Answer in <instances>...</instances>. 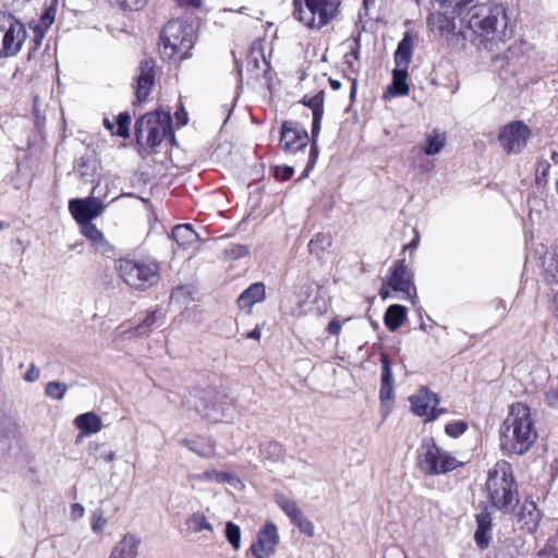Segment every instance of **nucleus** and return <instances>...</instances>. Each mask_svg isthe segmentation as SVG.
I'll return each instance as SVG.
<instances>
[{
	"mask_svg": "<svg viewBox=\"0 0 558 558\" xmlns=\"http://www.w3.org/2000/svg\"><path fill=\"white\" fill-rule=\"evenodd\" d=\"M468 26L482 37L485 49L496 51L499 44H505L512 36L509 28L507 10L502 4L482 3L469 12Z\"/></svg>",
	"mask_w": 558,
	"mask_h": 558,
	"instance_id": "f257e3e1",
	"label": "nucleus"
},
{
	"mask_svg": "<svg viewBox=\"0 0 558 558\" xmlns=\"http://www.w3.org/2000/svg\"><path fill=\"white\" fill-rule=\"evenodd\" d=\"M531 409L523 402L509 407L500 428V447L505 452L523 454L536 440Z\"/></svg>",
	"mask_w": 558,
	"mask_h": 558,
	"instance_id": "f03ea898",
	"label": "nucleus"
},
{
	"mask_svg": "<svg viewBox=\"0 0 558 558\" xmlns=\"http://www.w3.org/2000/svg\"><path fill=\"white\" fill-rule=\"evenodd\" d=\"M486 497L492 508L504 513L512 512L519 504L518 485L511 465L500 460L488 471Z\"/></svg>",
	"mask_w": 558,
	"mask_h": 558,
	"instance_id": "7ed1b4c3",
	"label": "nucleus"
},
{
	"mask_svg": "<svg viewBox=\"0 0 558 558\" xmlns=\"http://www.w3.org/2000/svg\"><path fill=\"white\" fill-rule=\"evenodd\" d=\"M193 47V36L190 27L182 21H169L160 34L159 51L163 60H182L187 58Z\"/></svg>",
	"mask_w": 558,
	"mask_h": 558,
	"instance_id": "20e7f679",
	"label": "nucleus"
},
{
	"mask_svg": "<svg viewBox=\"0 0 558 558\" xmlns=\"http://www.w3.org/2000/svg\"><path fill=\"white\" fill-rule=\"evenodd\" d=\"M294 17L311 29H320L337 15L340 0H293Z\"/></svg>",
	"mask_w": 558,
	"mask_h": 558,
	"instance_id": "39448f33",
	"label": "nucleus"
},
{
	"mask_svg": "<svg viewBox=\"0 0 558 558\" xmlns=\"http://www.w3.org/2000/svg\"><path fill=\"white\" fill-rule=\"evenodd\" d=\"M135 135L141 146H159L167 135H172L170 113L157 110L142 116L135 123Z\"/></svg>",
	"mask_w": 558,
	"mask_h": 558,
	"instance_id": "423d86ee",
	"label": "nucleus"
},
{
	"mask_svg": "<svg viewBox=\"0 0 558 558\" xmlns=\"http://www.w3.org/2000/svg\"><path fill=\"white\" fill-rule=\"evenodd\" d=\"M400 292L403 299L414 304L416 299V287L413 281V274L407 266L405 259H398L393 263L388 275L383 280L379 295L383 300L391 296L390 291Z\"/></svg>",
	"mask_w": 558,
	"mask_h": 558,
	"instance_id": "0eeeda50",
	"label": "nucleus"
},
{
	"mask_svg": "<svg viewBox=\"0 0 558 558\" xmlns=\"http://www.w3.org/2000/svg\"><path fill=\"white\" fill-rule=\"evenodd\" d=\"M417 462L426 474H440L454 470L460 463L439 448L434 438H425L417 450Z\"/></svg>",
	"mask_w": 558,
	"mask_h": 558,
	"instance_id": "6e6552de",
	"label": "nucleus"
},
{
	"mask_svg": "<svg viewBox=\"0 0 558 558\" xmlns=\"http://www.w3.org/2000/svg\"><path fill=\"white\" fill-rule=\"evenodd\" d=\"M26 37L25 25L11 13L0 11V59L16 56Z\"/></svg>",
	"mask_w": 558,
	"mask_h": 558,
	"instance_id": "1a4fd4ad",
	"label": "nucleus"
},
{
	"mask_svg": "<svg viewBox=\"0 0 558 558\" xmlns=\"http://www.w3.org/2000/svg\"><path fill=\"white\" fill-rule=\"evenodd\" d=\"M123 280L131 287L145 290L157 282L159 272L155 262L125 259L120 263Z\"/></svg>",
	"mask_w": 558,
	"mask_h": 558,
	"instance_id": "9d476101",
	"label": "nucleus"
},
{
	"mask_svg": "<svg viewBox=\"0 0 558 558\" xmlns=\"http://www.w3.org/2000/svg\"><path fill=\"white\" fill-rule=\"evenodd\" d=\"M440 399L426 387L410 397L411 410L414 414L425 417V422H433L446 413L445 408H438Z\"/></svg>",
	"mask_w": 558,
	"mask_h": 558,
	"instance_id": "9b49d317",
	"label": "nucleus"
},
{
	"mask_svg": "<svg viewBox=\"0 0 558 558\" xmlns=\"http://www.w3.org/2000/svg\"><path fill=\"white\" fill-rule=\"evenodd\" d=\"M531 136L530 128L522 121H512L499 132L498 140L508 154H518L526 145Z\"/></svg>",
	"mask_w": 558,
	"mask_h": 558,
	"instance_id": "f8f14e48",
	"label": "nucleus"
},
{
	"mask_svg": "<svg viewBox=\"0 0 558 558\" xmlns=\"http://www.w3.org/2000/svg\"><path fill=\"white\" fill-rule=\"evenodd\" d=\"M279 541L278 527L274 522L267 521L257 532L256 539L250 547V553L254 558H269L275 554Z\"/></svg>",
	"mask_w": 558,
	"mask_h": 558,
	"instance_id": "ddd939ff",
	"label": "nucleus"
},
{
	"mask_svg": "<svg viewBox=\"0 0 558 558\" xmlns=\"http://www.w3.org/2000/svg\"><path fill=\"white\" fill-rule=\"evenodd\" d=\"M295 315L313 314L322 316L327 312V301L320 295V288L313 284H304L300 288L296 301Z\"/></svg>",
	"mask_w": 558,
	"mask_h": 558,
	"instance_id": "4468645a",
	"label": "nucleus"
},
{
	"mask_svg": "<svg viewBox=\"0 0 558 558\" xmlns=\"http://www.w3.org/2000/svg\"><path fill=\"white\" fill-rule=\"evenodd\" d=\"M308 143L306 130L293 122H284L281 128L280 146L284 151L294 154L303 150Z\"/></svg>",
	"mask_w": 558,
	"mask_h": 558,
	"instance_id": "2eb2a0df",
	"label": "nucleus"
},
{
	"mask_svg": "<svg viewBox=\"0 0 558 558\" xmlns=\"http://www.w3.org/2000/svg\"><path fill=\"white\" fill-rule=\"evenodd\" d=\"M102 208L101 202L95 197L74 198L69 203V210L80 225L92 222L101 214Z\"/></svg>",
	"mask_w": 558,
	"mask_h": 558,
	"instance_id": "dca6fc26",
	"label": "nucleus"
},
{
	"mask_svg": "<svg viewBox=\"0 0 558 558\" xmlns=\"http://www.w3.org/2000/svg\"><path fill=\"white\" fill-rule=\"evenodd\" d=\"M154 61L153 60H144L141 62L138 66V74L136 77V100L142 102L147 99L150 89L155 82V73H154Z\"/></svg>",
	"mask_w": 558,
	"mask_h": 558,
	"instance_id": "f3484780",
	"label": "nucleus"
},
{
	"mask_svg": "<svg viewBox=\"0 0 558 558\" xmlns=\"http://www.w3.org/2000/svg\"><path fill=\"white\" fill-rule=\"evenodd\" d=\"M142 539L137 534L126 533L112 547L109 558H137Z\"/></svg>",
	"mask_w": 558,
	"mask_h": 558,
	"instance_id": "a211bd4d",
	"label": "nucleus"
},
{
	"mask_svg": "<svg viewBox=\"0 0 558 558\" xmlns=\"http://www.w3.org/2000/svg\"><path fill=\"white\" fill-rule=\"evenodd\" d=\"M426 24L428 29L438 37H445L454 34V19L448 17L445 13L434 12L427 16Z\"/></svg>",
	"mask_w": 558,
	"mask_h": 558,
	"instance_id": "6ab92c4d",
	"label": "nucleus"
},
{
	"mask_svg": "<svg viewBox=\"0 0 558 558\" xmlns=\"http://www.w3.org/2000/svg\"><path fill=\"white\" fill-rule=\"evenodd\" d=\"M477 527L474 534L476 545L482 549H487L492 541V517L487 510H483L476 515Z\"/></svg>",
	"mask_w": 558,
	"mask_h": 558,
	"instance_id": "aec40b11",
	"label": "nucleus"
},
{
	"mask_svg": "<svg viewBox=\"0 0 558 558\" xmlns=\"http://www.w3.org/2000/svg\"><path fill=\"white\" fill-rule=\"evenodd\" d=\"M304 106H307L313 111V125L312 136L318 137L320 132L322 119L324 114V92L320 90L314 96H304L301 100Z\"/></svg>",
	"mask_w": 558,
	"mask_h": 558,
	"instance_id": "412c9836",
	"label": "nucleus"
},
{
	"mask_svg": "<svg viewBox=\"0 0 558 558\" xmlns=\"http://www.w3.org/2000/svg\"><path fill=\"white\" fill-rule=\"evenodd\" d=\"M539 520L541 514L534 502L523 505L517 515V524L519 529L529 533H533L537 530Z\"/></svg>",
	"mask_w": 558,
	"mask_h": 558,
	"instance_id": "4be33fe9",
	"label": "nucleus"
},
{
	"mask_svg": "<svg viewBox=\"0 0 558 558\" xmlns=\"http://www.w3.org/2000/svg\"><path fill=\"white\" fill-rule=\"evenodd\" d=\"M413 56V37L407 32L402 40L398 44L395 52V63L397 69L408 70Z\"/></svg>",
	"mask_w": 558,
	"mask_h": 558,
	"instance_id": "5701e85b",
	"label": "nucleus"
},
{
	"mask_svg": "<svg viewBox=\"0 0 558 558\" xmlns=\"http://www.w3.org/2000/svg\"><path fill=\"white\" fill-rule=\"evenodd\" d=\"M265 299V286L260 282L251 284L244 290L239 299L238 305L241 310L251 311L252 306Z\"/></svg>",
	"mask_w": 558,
	"mask_h": 558,
	"instance_id": "b1692460",
	"label": "nucleus"
},
{
	"mask_svg": "<svg viewBox=\"0 0 558 558\" xmlns=\"http://www.w3.org/2000/svg\"><path fill=\"white\" fill-rule=\"evenodd\" d=\"M75 426L80 429L82 436H88L101 430V418L94 412H86L75 417Z\"/></svg>",
	"mask_w": 558,
	"mask_h": 558,
	"instance_id": "393cba45",
	"label": "nucleus"
},
{
	"mask_svg": "<svg viewBox=\"0 0 558 558\" xmlns=\"http://www.w3.org/2000/svg\"><path fill=\"white\" fill-rule=\"evenodd\" d=\"M234 480L235 477L231 473L217 470H207L187 477L192 486L196 483H232Z\"/></svg>",
	"mask_w": 558,
	"mask_h": 558,
	"instance_id": "a878e982",
	"label": "nucleus"
},
{
	"mask_svg": "<svg viewBox=\"0 0 558 558\" xmlns=\"http://www.w3.org/2000/svg\"><path fill=\"white\" fill-rule=\"evenodd\" d=\"M331 246V236L328 234H316L308 243L310 253L317 259L324 260Z\"/></svg>",
	"mask_w": 558,
	"mask_h": 558,
	"instance_id": "bb28decb",
	"label": "nucleus"
},
{
	"mask_svg": "<svg viewBox=\"0 0 558 558\" xmlns=\"http://www.w3.org/2000/svg\"><path fill=\"white\" fill-rule=\"evenodd\" d=\"M408 70L395 68L392 71V83L388 86V92L392 96H405L409 94L407 84Z\"/></svg>",
	"mask_w": 558,
	"mask_h": 558,
	"instance_id": "cd10ccee",
	"label": "nucleus"
},
{
	"mask_svg": "<svg viewBox=\"0 0 558 558\" xmlns=\"http://www.w3.org/2000/svg\"><path fill=\"white\" fill-rule=\"evenodd\" d=\"M172 239L182 247H187L198 239L191 225H178L172 229Z\"/></svg>",
	"mask_w": 558,
	"mask_h": 558,
	"instance_id": "c85d7f7f",
	"label": "nucleus"
},
{
	"mask_svg": "<svg viewBox=\"0 0 558 558\" xmlns=\"http://www.w3.org/2000/svg\"><path fill=\"white\" fill-rule=\"evenodd\" d=\"M407 308L399 304H393L388 307L385 314V324L389 330H397L405 320Z\"/></svg>",
	"mask_w": 558,
	"mask_h": 558,
	"instance_id": "c756f323",
	"label": "nucleus"
},
{
	"mask_svg": "<svg viewBox=\"0 0 558 558\" xmlns=\"http://www.w3.org/2000/svg\"><path fill=\"white\" fill-rule=\"evenodd\" d=\"M180 444L186 446L189 450L202 458H210L216 456L215 445L210 440L207 442H202L199 440H189L184 438L180 440Z\"/></svg>",
	"mask_w": 558,
	"mask_h": 558,
	"instance_id": "7c9ffc66",
	"label": "nucleus"
},
{
	"mask_svg": "<svg viewBox=\"0 0 558 558\" xmlns=\"http://www.w3.org/2000/svg\"><path fill=\"white\" fill-rule=\"evenodd\" d=\"M195 400L193 403L194 409L204 417L217 420L214 412L216 411V404L211 400L204 396L203 392H196L194 396Z\"/></svg>",
	"mask_w": 558,
	"mask_h": 558,
	"instance_id": "2f4dec72",
	"label": "nucleus"
},
{
	"mask_svg": "<svg viewBox=\"0 0 558 558\" xmlns=\"http://www.w3.org/2000/svg\"><path fill=\"white\" fill-rule=\"evenodd\" d=\"M438 2L444 8L451 9L452 13L460 15L465 10H473L477 5L478 0H438Z\"/></svg>",
	"mask_w": 558,
	"mask_h": 558,
	"instance_id": "473e14b6",
	"label": "nucleus"
},
{
	"mask_svg": "<svg viewBox=\"0 0 558 558\" xmlns=\"http://www.w3.org/2000/svg\"><path fill=\"white\" fill-rule=\"evenodd\" d=\"M186 523L190 526V529L195 533H199L202 531H208L210 533L214 532L211 523L202 512H194L193 514H191Z\"/></svg>",
	"mask_w": 558,
	"mask_h": 558,
	"instance_id": "72a5a7b5",
	"label": "nucleus"
},
{
	"mask_svg": "<svg viewBox=\"0 0 558 558\" xmlns=\"http://www.w3.org/2000/svg\"><path fill=\"white\" fill-rule=\"evenodd\" d=\"M277 504L280 507V509L290 518V520L292 522L298 520L303 514V511L298 506L296 501L289 499L284 496L278 497Z\"/></svg>",
	"mask_w": 558,
	"mask_h": 558,
	"instance_id": "f704fd0d",
	"label": "nucleus"
},
{
	"mask_svg": "<svg viewBox=\"0 0 558 558\" xmlns=\"http://www.w3.org/2000/svg\"><path fill=\"white\" fill-rule=\"evenodd\" d=\"M259 451L264 459L276 462L282 458L284 450L281 444L270 441L263 444Z\"/></svg>",
	"mask_w": 558,
	"mask_h": 558,
	"instance_id": "c9c22d12",
	"label": "nucleus"
},
{
	"mask_svg": "<svg viewBox=\"0 0 558 558\" xmlns=\"http://www.w3.org/2000/svg\"><path fill=\"white\" fill-rule=\"evenodd\" d=\"M445 146V138L436 131L426 138L424 153L428 156L438 154Z\"/></svg>",
	"mask_w": 558,
	"mask_h": 558,
	"instance_id": "e433bc0d",
	"label": "nucleus"
},
{
	"mask_svg": "<svg viewBox=\"0 0 558 558\" xmlns=\"http://www.w3.org/2000/svg\"><path fill=\"white\" fill-rule=\"evenodd\" d=\"M80 226H81L82 233L93 244H95L97 246L105 244V238H104L102 232L100 230H98V228L94 223L87 221L86 223H82Z\"/></svg>",
	"mask_w": 558,
	"mask_h": 558,
	"instance_id": "4c0bfd02",
	"label": "nucleus"
},
{
	"mask_svg": "<svg viewBox=\"0 0 558 558\" xmlns=\"http://www.w3.org/2000/svg\"><path fill=\"white\" fill-rule=\"evenodd\" d=\"M160 314L158 312L149 313L145 319L138 324L135 328V332L138 336L148 335L157 326Z\"/></svg>",
	"mask_w": 558,
	"mask_h": 558,
	"instance_id": "58836bf2",
	"label": "nucleus"
},
{
	"mask_svg": "<svg viewBox=\"0 0 558 558\" xmlns=\"http://www.w3.org/2000/svg\"><path fill=\"white\" fill-rule=\"evenodd\" d=\"M226 537L234 550H239L241 548V529L238 524L227 522Z\"/></svg>",
	"mask_w": 558,
	"mask_h": 558,
	"instance_id": "ea45409f",
	"label": "nucleus"
},
{
	"mask_svg": "<svg viewBox=\"0 0 558 558\" xmlns=\"http://www.w3.org/2000/svg\"><path fill=\"white\" fill-rule=\"evenodd\" d=\"M68 386L61 381H49L46 385L45 393L54 400H62L66 393Z\"/></svg>",
	"mask_w": 558,
	"mask_h": 558,
	"instance_id": "a19ab883",
	"label": "nucleus"
},
{
	"mask_svg": "<svg viewBox=\"0 0 558 558\" xmlns=\"http://www.w3.org/2000/svg\"><path fill=\"white\" fill-rule=\"evenodd\" d=\"M131 116L128 111L121 112L117 119V130L114 135H118L123 138H128L130 136V125Z\"/></svg>",
	"mask_w": 558,
	"mask_h": 558,
	"instance_id": "79ce46f5",
	"label": "nucleus"
},
{
	"mask_svg": "<svg viewBox=\"0 0 558 558\" xmlns=\"http://www.w3.org/2000/svg\"><path fill=\"white\" fill-rule=\"evenodd\" d=\"M94 170L95 167L89 166L85 158L82 157L76 161L75 171L84 181H88L93 177Z\"/></svg>",
	"mask_w": 558,
	"mask_h": 558,
	"instance_id": "37998d69",
	"label": "nucleus"
},
{
	"mask_svg": "<svg viewBox=\"0 0 558 558\" xmlns=\"http://www.w3.org/2000/svg\"><path fill=\"white\" fill-rule=\"evenodd\" d=\"M381 377L380 384L393 385V375L391 369V364L388 357L385 354H381Z\"/></svg>",
	"mask_w": 558,
	"mask_h": 558,
	"instance_id": "c03bdc74",
	"label": "nucleus"
},
{
	"mask_svg": "<svg viewBox=\"0 0 558 558\" xmlns=\"http://www.w3.org/2000/svg\"><path fill=\"white\" fill-rule=\"evenodd\" d=\"M112 5L123 10H138L142 9L147 0H108Z\"/></svg>",
	"mask_w": 558,
	"mask_h": 558,
	"instance_id": "a18cd8bd",
	"label": "nucleus"
},
{
	"mask_svg": "<svg viewBox=\"0 0 558 558\" xmlns=\"http://www.w3.org/2000/svg\"><path fill=\"white\" fill-rule=\"evenodd\" d=\"M301 533L307 535L308 537H313L315 534V527L312 521L302 514L298 520L293 522Z\"/></svg>",
	"mask_w": 558,
	"mask_h": 558,
	"instance_id": "49530a36",
	"label": "nucleus"
},
{
	"mask_svg": "<svg viewBox=\"0 0 558 558\" xmlns=\"http://www.w3.org/2000/svg\"><path fill=\"white\" fill-rule=\"evenodd\" d=\"M226 255L230 258L238 259L248 254V248L242 244H231L225 251Z\"/></svg>",
	"mask_w": 558,
	"mask_h": 558,
	"instance_id": "de8ad7c7",
	"label": "nucleus"
},
{
	"mask_svg": "<svg viewBox=\"0 0 558 558\" xmlns=\"http://www.w3.org/2000/svg\"><path fill=\"white\" fill-rule=\"evenodd\" d=\"M550 163L546 159L538 160L535 169L536 180L538 182L546 181L550 170Z\"/></svg>",
	"mask_w": 558,
	"mask_h": 558,
	"instance_id": "09e8293b",
	"label": "nucleus"
},
{
	"mask_svg": "<svg viewBox=\"0 0 558 558\" xmlns=\"http://www.w3.org/2000/svg\"><path fill=\"white\" fill-rule=\"evenodd\" d=\"M468 428V425L465 422L458 421L450 423L446 426V433L451 437H459L462 435Z\"/></svg>",
	"mask_w": 558,
	"mask_h": 558,
	"instance_id": "8fccbe9b",
	"label": "nucleus"
},
{
	"mask_svg": "<svg viewBox=\"0 0 558 558\" xmlns=\"http://www.w3.org/2000/svg\"><path fill=\"white\" fill-rule=\"evenodd\" d=\"M106 525V519L102 515L101 511H97L93 513V520H92V530L95 533H101L104 531V527Z\"/></svg>",
	"mask_w": 558,
	"mask_h": 558,
	"instance_id": "3c124183",
	"label": "nucleus"
},
{
	"mask_svg": "<svg viewBox=\"0 0 558 558\" xmlns=\"http://www.w3.org/2000/svg\"><path fill=\"white\" fill-rule=\"evenodd\" d=\"M395 385L380 384L379 398L381 403L385 405L387 401L393 399Z\"/></svg>",
	"mask_w": 558,
	"mask_h": 558,
	"instance_id": "603ef678",
	"label": "nucleus"
},
{
	"mask_svg": "<svg viewBox=\"0 0 558 558\" xmlns=\"http://www.w3.org/2000/svg\"><path fill=\"white\" fill-rule=\"evenodd\" d=\"M293 174V168L289 166H276L274 169V175L282 181L289 180Z\"/></svg>",
	"mask_w": 558,
	"mask_h": 558,
	"instance_id": "864d4df0",
	"label": "nucleus"
},
{
	"mask_svg": "<svg viewBox=\"0 0 558 558\" xmlns=\"http://www.w3.org/2000/svg\"><path fill=\"white\" fill-rule=\"evenodd\" d=\"M546 279L550 283L558 282V263L550 262L546 268Z\"/></svg>",
	"mask_w": 558,
	"mask_h": 558,
	"instance_id": "5fc2aeb1",
	"label": "nucleus"
},
{
	"mask_svg": "<svg viewBox=\"0 0 558 558\" xmlns=\"http://www.w3.org/2000/svg\"><path fill=\"white\" fill-rule=\"evenodd\" d=\"M45 36V31L41 26L34 27V38L32 40L34 47L29 51V57L32 56V51L36 50L40 45Z\"/></svg>",
	"mask_w": 558,
	"mask_h": 558,
	"instance_id": "6e6d98bb",
	"label": "nucleus"
},
{
	"mask_svg": "<svg viewBox=\"0 0 558 558\" xmlns=\"http://www.w3.org/2000/svg\"><path fill=\"white\" fill-rule=\"evenodd\" d=\"M53 21L54 13L51 9H49L41 15L40 22L36 26H41L46 32L47 28L53 23Z\"/></svg>",
	"mask_w": 558,
	"mask_h": 558,
	"instance_id": "4d7b16f0",
	"label": "nucleus"
},
{
	"mask_svg": "<svg viewBox=\"0 0 558 558\" xmlns=\"http://www.w3.org/2000/svg\"><path fill=\"white\" fill-rule=\"evenodd\" d=\"M318 157L317 137L312 136V146L307 168H313Z\"/></svg>",
	"mask_w": 558,
	"mask_h": 558,
	"instance_id": "13d9d810",
	"label": "nucleus"
},
{
	"mask_svg": "<svg viewBox=\"0 0 558 558\" xmlns=\"http://www.w3.org/2000/svg\"><path fill=\"white\" fill-rule=\"evenodd\" d=\"M39 376V369L36 367L35 364H31L28 371L24 374L23 378L28 383H34L38 380Z\"/></svg>",
	"mask_w": 558,
	"mask_h": 558,
	"instance_id": "bf43d9fd",
	"label": "nucleus"
},
{
	"mask_svg": "<svg viewBox=\"0 0 558 558\" xmlns=\"http://www.w3.org/2000/svg\"><path fill=\"white\" fill-rule=\"evenodd\" d=\"M547 403L553 408H558V387L551 388L546 392Z\"/></svg>",
	"mask_w": 558,
	"mask_h": 558,
	"instance_id": "052dcab7",
	"label": "nucleus"
},
{
	"mask_svg": "<svg viewBox=\"0 0 558 558\" xmlns=\"http://www.w3.org/2000/svg\"><path fill=\"white\" fill-rule=\"evenodd\" d=\"M85 513V509L81 504H73L71 506L70 514L73 520L82 518Z\"/></svg>",
	"mask_w": 558,
	"mask_h": 558,
	"instance_id": "680f3d73",
	"label": "nucleus"
},
{
	"mask_svg": "<svg viewBox=\"0 0 558 558\" xmlns=\"http://www.w3.org/2000/svg\"><path fill=\"white\" fill-rule=\"evenodd\" d=\"M177 124L179 126H184L187 123V112L184 110V108H180L174 113Z\"/></svg>",
	"mask_w": 558,
	"mask_h": 558,
	"instance_id": "e2e57ef3",
	"label": "nucleus"
},
{
	"mask_svg": "<svg viewBox=\"0 0 558 558\" xmlns=\"http://www.w3.org/2000/svg\"><path fill=\"white\" fill-rule=\"evenodd\" d=\"M341 323L338 319H332L328 325V331L331 335L338 336L341 332Z\"/></svg>",
	"mask_w": 558,
	"mask_h": 558,
	"instance_id": "0e129e2a",
	"label": "nucleus"
},
{
	"mask_svg": "<svg viewBox=\"0 0 558 558\" xmlns=\"http://www.w3.org/2000/svg\"><path fill=\"white\" fill-rule=\"evenodd\" d=\"M247 65L248 66L252 65L254 70H259L260 69V62L258 60V56L254 51L251 52L250 56H248Z\"/></svg>",
	"mask_w": 558,
	"mask_h": 558,
	"instance_id": "69168bd1",
	"label": "nucleus"
},
{
	"mask_svg": "<svg viewBox=\"0 0 558 558\" xmlns=\"http://www.w3.org/2000/svg\"><path fill=\"white\" fill-rule=\"evenodd\" d=\"M180 7H191L198 8L201 5V0H175Z\"/></svg>",
	"mask_w": 558,
	"mask_h": 558,
	"instance_id": "338daca9",
	"label": "nucleus"
},
{
	"mask_svg": "<svg viewBox=\"0 0 558 558\" xmlns=\"http://www.w3.org/2000/svg\"><path fill=\"white\" fill-rule=\"evenodd\" d=\"M245 338L254 339V340H259L260 339V328H259V326H256L252 331L247 332L245 335Z\"/></svg>",
	"mask_w": 558,
	"mask_h": 558,
	"instance_id": "774afa93",
	"label": "nucleus"
}]
</instances>
